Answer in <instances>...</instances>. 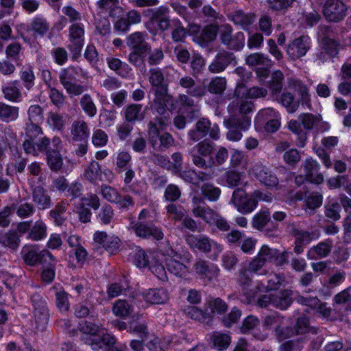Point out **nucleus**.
I'll list each match as a JSON object with an SVG mask.
<instances>
[{
    "label": "nucleus",
    "instance_id": "6ab92c4d",
    "mask_svg": "<svg viewBox=\"0 0 351 351\" xmlns=\"http://www.w3.org/2000/svg\"><path fill=\"white\" fill-rule=\"evenodd\" d=\"M175 70L171 67H166L164 72L159 68H152L149 71V82L152 86L155 87L154 90H161L162 88L168 91V84L165 80V74L168 75Z\"/></svg>",
    "mask_w": 351,
    "mask_h": 351
},
{
    "label": "nucleus",
    "instance_id": "bf43d9fd",
    "mask_svg": "<svg viewBox=\"0 0 351 351\" xmlns=\"http://www.w3.org/2000/svg\"><path fill=\"white\" fill-rule=\"evenodd\" d=\"M114 217L112 207L109 204H104L97 216L99 222L103 225L110 224Z\"/></svg>",
    "mask_w": 351,
    "mask_h": 351
},
{
    "label": "nucleus",
    "instance_id": "dca6fc26",
    "mask_svg": "<svg viewBox=\"0 0 351 351\" xmlns=\"http://www.w3.org/2000/svg\"><path fill=\"white\" fill-rule=\"evenodd\" d=\"M309 49L310 38L308 36H301L289 45L287 52L291 59L295 60L304 56Z\"/></svg>",
    "mask_w": 351,
    "mask_h": 351
},
{
    "label": "nucleus",
    "instance_id": "4468645a",
    "mask_svg": "<svg viewBox=\"0 0 351 351\" xmlns=\"http://www.w3.org/2000/svg\"><path fill=\"white\" fill-rule=\"evenodd\" d=\"M82 341L86 344L90 346L92 349L98 351L103 349L106 351V348L112 347L117 342L115 337L109 333L103 334L93 337L84 336L82 337Z\"/></svg>",
    "mask_w": 351,
    "mask_h": 351
},
{
    "label": "nucleus",
    "instance_id": "f257e3e1",
    "mask_svg": "<svg viewBox=\"0 0 351 351\" xmlns=\"http://www.w3.org/2000/svg\"><path fill=\"white\" fill-rule=\"evenodd\" d=\"M192 214L195 217L201 218L205 223L215 226L220 231L226 232L230 229L227 219L209 206H197L192 210Z\"/></svg>",
    "mask_w": 351,
    "mask_h": 351
},
{
    "label": "nucleus",
    "instance_id": "338daca9",
    "mask_svg": "<svg viewBox=\"0 0 351 351\" xmlns=\"http://www.w3.org/2000/svg\"><path fill=\"white\" fill-rule=\"evenodd\" d=\"M218 30L216 25L206 26L201 32L199 39L203 44L212 42L216 38Z\"/></svg>",
    "mask_w": 351,
    "mask_h": 351
},
{
    "label": "nucleus",
    "instance_id": "4c0bfd02",
    "mask_svg": "<svg viewBox=\"0 0 351 351\" xmlns=\"http://www.w3.org/2000/svg\"><path fill=\"white\" fill-rule=\"evenodd\" d=\"M293 291L284 290L276 294H273V306L281 310L287 309L293 302Z\"/></svg>",
    "mask_w": 351,
    "mask_h": 351
},
{
    "label": "nucleus",
    "instance_id": "6e6552de",
    "mask_svg": "<svg viewBox=\"0 0 351 351\" xmlns=\"http://www.w3.org/2000/svg\"><path fill=\"white\" fill-rule=\"evenodd\" d=\"M128 228L132 230L137 237L144 239L152 237L157 240H161L164 237L160 228L152 223L135 221L134 219H131Z\"/></svg>",
    "mask_w": 351,
    "mask_h": 351
},
{
    "label": "nucleus",
    "instance_id": "09e8293b",
    "mask_svg": "<svg viewBox=\"0 0 351 351\" xmlns=\"http://www.w3.org/2000/svg\"><path fill=\"white\" fill-rule=\"evenodd\" d=\"M299 120L305 130H311L318 127V124L322 121V115L302 113L299 116Z\"/></svg>",
    "mask_w": 351,
    "mask_h": 351
},
{
    "label": "nucleus",
    "instance_id": "680f3d73",
    "mask_svg": "<svg viewBox=\"0 0 351 351\" xmlns=\"http://www.w3.org/2000/svg\"><path fill=\"white\" fill-rule=\"evenodd\" d=\"M207 305L211 313L223 314L228 310V304L219 298H210Z\"/></svg>",
    "mask_w": 351,
    "mask_h": 351
},
{
    "label": "nucleus",
    "instance_id": "0eeeda50",
    "mask_svg": "<svg viewBox=\"0 0 351 351\" xmlns=\"http://www.w3.org/2000/svg\"><path fill=\"white\" fill-rule=\"evenodd\" d=\"M68 49L73 59L81 54L84 41V26L81 23H73L69 27Z\"/></svg>",
    "mask_w": 351,
    "mask_h": 351
},
{
    "label": "nucleus",
    "instance_id": "9b49d317",
    "mask_svg": "<svg viewBox=\"0 0 351 351\" xmlns=\"http://www.w3.org/2000/svg\"><path fill=\"white\" fill-rule=\"evenodd\" d=\"M193 269L197 275L204 282H211L217 279L219 276V269L218 267L213 263L198 259L193 265Z\"/></svg>",
    "mask_w": 351,
    "mask_h": 351
},
{
    "label": "nucleus",
    "instance_id": "ddd939ff",
    "mask_svg": "<svg viewBox=\"0 0 351 351\" xmlns=\"http://www.w3.org/2000/svg\"><path fill=\"white\" fill-rule=\"evenodd\" d=\"M179 176L186 182L197 185L199 182L208 181L215 176V169L210 168L205 171H195L194 169L179 171Z\"/></svg>",
    "mask_w": 351,
    "mask_h": 351
},
{
    "label": "nucleus",
    "instance_id": "603ef678",
    "mask_svg": "<svg viewBox=\"0 0 351 351\" xmlns=\"http://www.w3.org/2000/svg\"><path fill=\"white\" fill-rule=\"evenodd\" d=\"M128 331L130 333L136 334L142 339L149 338L147 326L145 322L132 320L129 323Z\"/></svg>",
    "mask_w": 351,
    "mask_h": 351
},
{
    "label": "nucleus",
    "instance_id": "9d476101",
    "mask_svg": "<svg viewBox=\"0 0 351 351\" xmlns=\"http://www.w3.org/2000/svg\"><path fill=\"white\" fill-rule=\"evenodd\" d=\"M237 61L233 53L227 51L219 52L212 62L208 65V69L211 73L223 72L230 64H237Z\"/></svg>",
    "mask_w": 351,
    "mask_h": 351
},
{
    "label": "nucleus",
    "instance_id": "4d7b16f0",
    "mask_svg": "<svg viewBox=\"0 0 351 351\" xmlns=\"http://www.w3.org/2000/svg\"><path fill=\"white\" fill-rule=\"evenodd\" d=\"M184 313L191 319L199 322L204 323L210 319L209 314L193 306H189L185 308Z\"/></svg>",
    "mask_w": 351,
    "mask_h": 351
},
{
    "label": "nucleus",
    "instance_id": "f03ea898",
    "mask_svg": "<svg viewBox=\"0 0 351 351\" xmlns=\"http://www.w3.org/2000/svg\"><path fill=\"white\" fill-rule=\"evenodd\" d=\"M215 147V144L208 139H204L197 143L189 151L193 165L204 169L212 168L211 164H208L205 157L210 156L213 153Z\"/></svg>",
    "mask_w": 351,
    "mask_h": 351
},
{
    "label": "nucleus",
    "instance_id": "69168bd1",
    "mask_svg": "<svg viewBox=\"0 0 351 351\" xmlns=\"http://www.w3.org/2000/svg\"><path fill=\"white\" fill-rule=\"evenodd\" d=\"M112 311L117 316L125 317L132 312V307L127 301L119 300L114 304Z\"/></svg>",
    "mask_w": 351,
    "mask_h": 351
},
{
    "label": "nucleus",
    "instance_id": "a878e982",
    "mask_svg": "<svg viewBox=\"0 0 351 351\" xmlns=\"http://www.w3.org/2000/svg\"><path fill=\"white\" fill-rule=\"evenodd\" d=\"M234 94L241 98L256 99L265 97L267 94V90L265 88L258 86L247 88L245 84L241 83L237 84Z\"/></svg>",
    "mask_w": 351,
    "mask_h": 351
},
{
    "label": "nucleus",
    "instance_id": "5701e85b",
    "mask_svg": "<svg viewBox=\"0 0 351 351\" xmlns=\"http://www.w3.org/2000/svg\"><path fill=\"white\" fill-rule=\"evenodd\" d=\"M302 167L305 173L306 180L317 184L323 182L324 176L318 172L319 165L316 160L312 158H307L303 162Z\"/></svg>",
    "mask_w": 351,
    "mask_h": 351
},
{
    "label": "nucleus",
    "instance_id": "72a5a7b5",
    "mask_svg": "<svg viewBox=\"0 0 351 351\" xmlns=\"http://www.w3.org/2000/svg\"><path fill=\"white\" fill-rule=\"evenodd\" d=\"M179 84L182 88L187 89L188 95L192 97H201L205 95L204 87L200 85L195 86V80L190 76L181 77Z\"/></svg>",
    "mask_w": 351,
    "mask_h": 351
},
{
    "label": "nucleus",
    "instance_id": "a211bd4d",
    "mask_svg": "<svg viewBox=\"0 0 351 351\" xmlns=\"http://www.w3.org/2000/svg\"><path fill=\"white\" fill-rule=\"evenodd\" d=\"M252 171L256 179L267 187H275L279 183L276 175L265 166L255 165Z\"/></svg>",
    "mask_w": 351,
    "mask_h": 351
},
{
    "label": "nucleus",
    "instance_id": "58836bf2",
    "mask_svg": "<svg viewBox=\"0 0 351 351\" xmlns=\"http://www.w3.org/2000/svg\"><path fill=\"white\" fill-rule=\"evenodd\" d=\"M49 27L45 18L38 16L32 20L27 30L32 31L34 36H43L49 31Z\"/></svg>",
    "mask_w": 351,
    "mask_h": 351
},
{
    "label": "nucleus",
    "instance_id": "f8f14e48",
    "mask_svg": "<svg viewBox=\"0 0 351 351\" xmlns=\"http://www.w3.org/2000/svg\"><path fill=\"white\" fill-rule=\"evenodd\" d=\"M186 241L192 249H197L204 253L210 252L213 247L216 248L218 252L222 250L220 245L204 235H191L186 239Z\"/></svg>",
    "mask_w": 351,
    "mask_h": 351
},
{
    "label": "nucleus",
    "instance_id": "a18cd8bd",
    "mask_svg": "<svg viewBox=\"0 0 351 351\" xmlns=\"http://www.w3.org/2000/svg\"><path fill=\"white\" fill-rule=\"evenodd\" d=\"M84 178L91 183L101 180V169L98 162L93 160L84 171Z\"/></svg>",
    "mask_w": 351,
    "mask_h": 351
},
{
    "label": "nucleus",
    "instance_id": "6e6d98bb",
    "mask_svg": "<svg viewBox=\"0 0 351 351\" xmlns=\"http://www.w3.org/2000/svg\"><path fill=\"white\" fill-rule=\"evenodd\" d=\"M133 261L134 265L139 267L143 268L147 267L154 261V255L150 253L147 254L145 251L138 250L133 256Z\"/></svg>",
    "mask_w": 351,
    "mask_h": 351
},
{
    "label": "nucleus",
    "instance_id": "7ed1b4c3",
    "mask_svg": "<svg viewBox=\"0 0 351 351\" xmlns=\"http://www.w3.org/2000/svg\"><path fill=\"white\" fill-rule=\"evenodd\" d=\"M219 134V128L217 123H212L208 118L202 117L197 121L195 128L189 131L188 136L191 141L197 142L207 135L213 140H217Z\"/></svg>",
    "mask_w": 351,
    "mask_h": 351
},
{
    "label": "nucleus",
    "instance_id": "aec40b11",
    "mask_svg": "<svg viewBox=\"0 0 351 351\" xmlns=\"http://www.w3.org/2000/svg\"><path fill=\"white\" fill-rule=\"evenodd\" d=\"M259 275L264 276L256 287V289L259 291H262L263 289L267 291L276 290L279 288L281 282L282 281V278L280 275L271 271L269 272L266 269L262 270Z\"/></svg>",
    "mask_w": 351,
    "mask_h": 351
},
{
    "label": "nucleus",
    "instance_id": "c03bdc74",
    "mask_svg": "<svg viewBox=\"0 0 351 351\" xmlns=\"http://www.w3.org/2000/svg\"><path fill=\"white\" fill-rule=\"evenodd\" d=\"M47 230L46 223L42 219H38L31 226L28 238L33 241L42 240L46 237Z\"/></svg>",
    "mask_w": 351,
    "mask_h": 351
},
{
    "label": "nucleus",
    "instance_id": "2f4dec72",
    "mask_svg": "<svg viewBox=\"0 0 351 351\" xmlns=\"http://www.w3.org/2000/svg\"><path fill=\"white\" fill-rule=\"evenodd\" d=\"M155 98L153 101L154 108L156 111L162 117L167 112V104L172 99V96L168 94L166 88L161 90H154Z\"/></svg>",
    "mask_w": 351,
    "mask_h": 351
},
{
    "label": "nucleus",
    "instance_id": "393cba45",
    "mask_svg": "<svg viewBox=\"0 0 351 351\" xmlns=\"http://www.w3.org/2000/svg\"><path fill=\"white\" fill-rule=\"evenodd\" d=\"M2 134L0 136V158H2L9 146L10 149H14V145L16 143L17 136L10 125H5L1 128Z\"/></svg>",
    "mask_w": 351,
    "mask_h": 351
},
{
    "label": "nucleus",
    "instance_id": "4be33fe9",
    "mask_svg": "<svg viewBox=\"0 0 351 351\" xmlns=\"http://www.w3.org/2000/svg\"><path fill=\"white\" fill-rule=\"evenodd\" d=\"M252 278V274L247 269L243 268L239 271L238 284L241 289L242 293L246 296L247 302H250L257 292V291L251 289Z\"/></svg>",
    "mask_w": 351,
    "mask_h": 351
},
{
    "label": "nucleus",
    "instance_id": "c9c22d12",
    "mask_svg": "<svg viewBox=\"0 0 351 351\" xmlns=\"http://www.w3.org/2000/svg\"><path fill=\"white\" fill-rule=\"evenodd\" d=\"M4 98L12 102H19L22 99V93L19 88V81L15 80L2 87Z\"/></svg>",
    "mask_w": 351,
    "mask_h": 351
},
{
    "label": "nucleus",
    "instance_id": "412c9836",
    "mask_svg": "<svg viewBox=\"0 0 351 351\" xmlns=\"http://www.w3.org/2000/svg\"><path fill=\"white\" fill-rule=\"evenodd\" d=\"M245 63L250 66H259L264 71H261L262 76H267V70L274 64V62L266 55L261 53H254L245 58Z\"/></svg>",
    "mask_w": 351,
    "mask_h": 351
},
{
    "label": "nucleus",
    "instance_id": "e433bc0d",
    "mask_svg": "<svg viewBox=\"0 0 351 351\" xmlns=\"http://www.w3.org/2000/svg\"><path fill=\"white\" fill-rule=\"evenodd\" d=\"M333 246V242L331 239H328L324 241L319 242L317 245L313 247L308 253V256H311V258H322L329 255Z\"/></svg>",
    "mask_w": 351,
    "mask_h": 351
},
{
    "label": "nucleus",
    "instance_id": "864d4df0",
    "mask_svg": "<svg viewBox=\"0 0 351 351\" xmlns=\"http://www.w3.org/2000/svg\"><path fill=\"white\" fill-rule=\"evenodd\" d=\"M212 341L214 348L219 351L226 350L230 343V337L225 333L215 332L212 335Z\"/></svg>",
    "mask_w": 351,
    "mask_h": 351
},
{
    "label": "nucleus",
    "instance_id": "7c9ffc66",
    "mask_svg": "<svg viewBox=\"0 0 351 351\" xmlns=\"http://www.w3.org/2000/svg\"><path fill=\"white\" fill-rule=\"evenodd\" d=\"M289 232L295 237L296 241L304 244L308 243L313 239L317 237L315 231L308 232L304 230L300 223H293L287 226Z\"/></svg>",
    "mask_w": 351,
    "mask_h": 351
},
{
    "label": "nucleus",
    "instance_id": "bb28decb",
    "mask_svg": "<svg viewBox=\"0 0 351 351\" xmlns=\"http://www.w3.org/2000/svg\"><path fill=\"white\" fill-rule=\"evenodd\" d=\"M147 34L136 32L130 34L126 38V44L132 49L140 50L141 52H147L149 49V45L147 43Z\"/></svg>",
    "mask_w": 351,
    "mask_h": 351
},
{
    "label": "nucleus",
    "instance_id": "5fc2aeb1",
    "mask_svg": "<svg viewBox=\"0 0 351 351\" xmlns=\"http://www.w3.org/2000/svg\"><path fill=\"white\" fill-rule=\"evenodd\" d=\"M227 80L225 77H215L213 78L208 86V90L212 94L221 95L225 91Z\"/></svg>",
    "mask_w": 351,
    "mask_h": 351
},
{
    "label": "nucleus",
    "instance_id": "13d9d810",
    "mask_svg": "<svg viewBox=\"0 0 351 351\" xmlns=\"http://www.w3.org/2000/svg\"><path fill=\"white\" fill-rule=\"evenodd\" d=\"M0 243L12 250L16 249L20 243V239L16 232L9 231L0 236Z\"/></svg>",
    "mask_w": 351,
    "mask_h": 351
},
{
    "label": "nucleus",
    "instance_id": "052dcab7",
    "mask_svg": "<svg viewBox=\"0 0 351 351\" xmlns=\"http://www.w3.org/2000/svg\"><path fill=\"white\" fill-rule=\"evenodd\" d=\"M201 192L210 202L217 201L221 195V189L209 183H205L201 186Z\"/></svg>",
    "mask_w": 351,
    "mask_h": 351
},
{
    "label": "nucleus",
    "instance_id": "a19ab883",
    "mask_svg": "<svg viewBox=\"0 0 351 351\" xmlns=\"http://www.w3.org/2000/svg\"><path fill=\"white\" fill-rule=\"evenodd\" d=\"M171 39L174 43L184 42L188 36V32L182 22L178 19H174L171 21Z\"/></svg>",
    "mask_w": 351,
    "mask_h": 351
},
{
    "label": "nucleus",
    "instance_id": "423d86ee",
    "mask_svg": "<svg viewBox=\"0 0 351 351\" xmlns=\"http://www.w3.org/2000/svg\"><path fill=\"white\" fill-rule=\"evenodd\" d=\"M78 70L75 66H69L62 69L59 74L60 82L69 95L78 96L86 90L85 86L75 83Z\"/></svg>",
    "mask_w": 351,
    "mask_h": 351
},
{
    "label": "nucleus",
    "instance_id": "c85d7f7f",
    "mask_svg": "<svg viewBox=\"0 0 351 351\" xmlns=\"http://www.w3.org/2000/svg\"><path fill=\"white\" fill-rule=\"evenodd\" d=\"M229 19L235 25H240L244 30L249 29L255 21V14L238 10L229 14Z\"/></svg>",
    "mask_w": 351,
    "mask_h": 351
},
{
    "label": "nucleus",
    "instance_id": "c756f323",
    "mask_svg": "<svg viewBox=\"0 0 351 351\" xmlns=\"http://www.w3.org/2000/svg\"><path fill=\"white\" fill-rule=\"evenodd\" d=\"M53 260L52 254L47 250L40 252L30 250L24 255L25 262L31 266L36 265V264L45 265L48 261Z\"/></svg>",
    "mask_w": 351,
    "mask_h": 351
},
{
    "label": "nucleus",
    "instance_id": "ea45409f",
    "mask_svg": "<svg viewBox=\"0 0 351 351\" xmlns=\"http://www.w3.org/2000/svg\"><path fill=\"white\" fill-rule=\"evenodd\" d=\"M144 299L150 304H162L168 300V293L163 289H149L144 293Z\"/></svg>",
    "mask_w": 351,
    "mask_h": 351
},
{
    "label": "nucleus",
    "instance_id": "de8ad7c7",
    "mask_svg": "<svg viewBox=\"0 0 351 351\" xmlns=\"http://www.w3.org/2000/svg\"><path fill=\"white\" fill-rule=\"evenodd\" d=\"M80 105L84 112L89 117H93L97 114V108L90 95H83L80 99Z\"/></svg>",
    "mask_w": 351,
    "mask_h": 351
},
{
    "label": "nucleus",
    "instance_id": "cd10ccee",
    "mask_svg": "<svg viewBox=\"0 0 351 351\" xmlns=\"http://www.w3.org/2000/svg\"><path fill=\"white\" fill-rule=\"evenodd\" d=\"M90 135V130L87 123L82 119H77L73 122L71 127V136L73 141H82L88 140Z\"/></svg>",
    "mask_w": 351,
    "mask_h": 351
},
{
    "label": "nucleus",
    "instance_id": "f704fd0d",
    "mask_svg": "<svg viewBox=\"0 0 351 351\" xmlns=\"http://www.w3.org/2000/svg\"><path fill=\"white\" fill-rule=\"evenodd\" d=\"M294 336L306 335L308 334L316 335L318 329L315 327L311 326L309 321L305 316L300 317L297 319L295 324L292 327Z\"/></svg>",
    "mask_w": 351,
    "mask_h": 351
},
{
    "label": "nucleus",
    "instance_id": "37998d69",
    "mask_svg": "<svg viewBox=\"0 0 351 351\" xmlns=\"http://www.w3.org/2000/svg\"><path fill=\"white\" fill-rule=\"evenodd\" d=\"M46 162L51 171H58L60 170L63 165V160L60 150L51 149L47 152Z\"/></svg>",
    "mask_w": 351,
    "mask_h": 351
},
{
    "label": "nucleus",
    "instance_id": "49530a36",
    "mask_svg": "<svg viewBox=\"0 0 351 351\" xmlns=\"http://www.w3.org/2000/svg\"><path fill=\"white\" fill-rule=\"evenodd\" d=\"M97 5L100 9L108 12L112 17H115L122 12L119 0H99Z\"/></svg>",
    "mask_w": 351,
    "mask_h": 351
},
{
    "label": "nucleus",
    "instance_id": "39448f33",
    "mask_svg": "<svg viewBox=\"0 0 351 351\" xmlns=\"http://www.w3.org/2000/svg\"><path fill=\"white\" fill-rule=\"evenodd\" d=\"M31 302L33 306V314L36 328L43 330L49 319V311L45 300L38 293H34L31 296Z\"/></svg>",
    "mask_w": 351,
    "mask_h": 351
},
{
    "label": "nucleus",
    "instance_id": "79ce46f5",
    "mask_svg": "<svg viewBox=\"0 0 351 351\" xmlns=\"http://www.w3.org/2000/svg\"><path fill=\"white\" fill-rule=\"evenodd\" d=\"M19 108L0 101V119L5 122L16 121L19 117Z\"/></svg>",
    "mask_w": 351,
    "mask_h": 351
},
{
    "label": "nucleus",
    "instance_id": "3c124183",
    "mask_svg": "<svg viewBox=\"0 0 351 351\" xmlns=\"http://www.w3.org/2000/svg\"><path fill=\"white\" fill-rule=\"evenodd\" d=\"M67 204L63 201L58 202L53 209L49 212V217L53 219V222L57 226H62L64 221L65 218L63 214L66 212Z\"/></svg>",
    "mask_w": 351,
    "mask_h": 351
},
{
    "label": "nucleus",
    "instance_id": "1a4fd4ad",
    "mask_svg": "<svg viewBox=\"0 0 351 351\" xmlns=\"http://www.w3.org/2000/svg\"><path fill=\"white\" fill-rule=\"evenodd\" d=\"M347 10L346 5L340 0H326L323 14L328 21L339 22L345 18Z\"/></svg>",
    "mask_w": 351,
    "mask_h": 351
},
{
    "label": "nucleus",
    "instance_id": "e2e57ef3",
    "mask_svg": "<svg viewBox=\"0 0 351 351\" xmlns=\"http://www.w3.org/2000/svg\"><path fill=\"white\" fill-rule=\"evenodd\" d=\"M79 328L82 332H83L84 335H82L81 339L82 340V337L84 336L88 337H93V336H97V333L100 331V327L88 321H82L79 324Z\"/></svg>",
    "mask_w": 351,
    "mask_h": 351
},
{
    "label": "nucleus",
    "instance_id": "0e129e2a",
    "mask_svg": "<svg viewBox=\"0 0 351 351\" xmlns=\"http://www.w3.org/2000/svg\"><path fill=\"white\" fill-rule=\"evenodd\" d=\"M13 166L17 173H22L25 171L27 158H23L17 148L11 150Z\"/></svg>",
    "mask_w": 351,
    "mask_h": 351
},
{
    "label": "nucleus",
    "instance_id": "b1692460",
    "mask_svg": "<svg viewBox=\"0 0 351 351\" xmlns=\"http://www.w3.org/2000/svg\"><path fill=\"white\" fill-rule=\"evenodd\" d=\"M93 239L96 243L101 245L102 247L110 253H112L119 247L120 241L117 237L108 235L104 231H97L94 234Z\"/></svg>",
    "mask_w": 351,
    "mask_h": 351
},
{
    "label": "nucleus",
    "instance_id": "2eb2a0df",
    "mask_svg": "<svg viewBox=\"0 0 351 351\" xmlns=\"http://www.w3.org/2000/svg\"><path fill=\"white\" fill-rule=\"evenodd\" d=\"M169 121L168 116L156 117L150 120L147 124L149 141L153 146L156 145L160 133L166 129Z\"/></svg>",
    "mask_w": 351,
    "mask_h": 351
},
{
    "label": "nucleus",
    "instance_id": "8fccbe9b",
    "mask_svg": "<svg viewBox=\"0 0 351 351\" xmlns=\"http://www.w3.org/2000/svg\"><path fill=\"white\" fill-rule=\"evenodd\" d=\"M167 270L178 277H184L188 273L187 267L174 258H168L166 261Z\"/></svg>",
    "mask_w": 351,
    "mask_h": 351
},
{
    "label": "nucleus",
    "instance_id": "20e7f679",
    "mask_svg": "<svg viewBox=\"0 0 351 351\" xmlns=\"http://www.w3.org/2000/svg\"><path fill=\"white\" fill-rule=\"evenodd\" d=\"M226 127L228 129L226 137L231 141H239L242 137V132L247 130L250 126V118L248 116L242 117H230L224 121Z\"/></svg>",
    "mask_w": 351,
    "mask_h": 351
},
{
    "label": "nucleus",
    "instance_id": "f3484780",
    "mask_svg": "<svg viewBox=\"0 0 351 351\" xmlns=\"http://www.w3.org/2000/svg\"><path fill=\"white\" fill-rule=\"evenodd\" d=\"M32 202L38 210L48 209L52 206V200L48 191L42 186L32 185L30 188Z\"/></svg>",
    "mask_w": 351,
    "mask_h": 351
},
{
    "label": "nucleus",
    "instance_id": "473e14b6",
    "mask_svg": "<svg viewBox=\"0 0 351 351\" xmlns=\"http://www.w3.org/2000/svg\"><path fill=\"white\" fill-rule=\"evenodd\" d=\"M142 108L141 104H131L123 109L121 114L126 121L134 124L144 118Z\"/></svg>",
    "mask_w": 351,
    "mask_h": 351
},
{
    "label": "nucleus",
    "instance_id": "774afa93",
    "mask_svg": "<svg viewBox=\"0 0 351 351\" xmlns=\"http://www.w3.org/2000/svg\"><path fill=\"white\" fill-rule=\"evenodd\" d=\"M333 300L338 304H346V309L351 311V287H348L336 294Z\"/></svg>",
    "mask_w": 351,
    "mask_h": 351
}]
</instances>
